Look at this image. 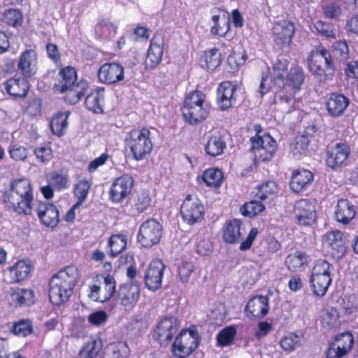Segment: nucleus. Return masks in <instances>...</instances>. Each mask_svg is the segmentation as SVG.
<instances>
[{"label":"nucleus","instance_id":"24","mask_svg":"<svg viewBox=\"0 0 358 358\" xmlns=\"http://www.w3.org/2000/svg\"><path fill=\"white\" fill-rule=\"evenodd\" d=\"M29 80L20 75H15L3 83L4 90L13 99H24L27 96L30 90Z\"/></svg>","mask_w":358,"mask_h":358},{"label":"nucleus","instance_id":"50","mask_svg":"<svg viewBox=\"0 0 358 358\" xmlns=\"http://www.w3.org/2000/svg\"><path fill=\"white\" fill-rule=\"evenodd\" d=\"M36 161L41 164H45L50 161L53 157L52 150L50 143H41L34 150Z\"/></svg>","mask_w":358,"mask_h":358},{"label":"nucleus","instance_id":"37","mask_svg":"<svg viewBox=\"0 0 358 358\" xmlns=\"http://www.w3.org/2000/svg\"><path fill=\"white\" fill-rule=\"evenodd\" d=\"M104 92V87H97L92 90L85 98V104L86 108L94 113H103L105 98Z\"/></svg>","mask_w":358,"mask_h":358},{"label":"nucleus","instance_id":"14","mask_svg":"<svg viewBox=\"0 0 358 358\" xmlns=\"http://www.w3.org/2000/svg\"><path fill=\"white\" fill-rule=\"evenodd\" d=\"M180 323L174 316H164L156 324L152 331V338L161 346L167 347L176 334Z\"/></svg>","mask_w":358,"mask_h":358},{"label":"nucleus","instance_id":"42","mask_svg":"<svg viewBox=\"0 0 358 358\" xmlns=\"http://www.w3.org/2000/svg\"><path fill=\"white\" fill-rule=\"evenodd\" d=\"M320 324L322 327L327 331L339 327L341 322L338 310L334 307H329L322 310L320 315Z\"/></svg>","mask_w":358,"mask_h":358},{"label":"nucleus","instance_id":"5","mask_svg":"<svg viewBox=\"0 0 358 358\" xmlns=\"http://www.w3.org/2000/svg\"><path fill=\"white\" fill-rule=\"evenodd\" d=\"M310 72L321 81L332 80L336 66L331 52L322 45L315 46L307 56Z\"/></svg>","mask_w":358,"mask_h":358},{"label":"nucleus","instance_id":"59","mask_svg":"<svg viewBox=\"0 0 358 358\" xmlns=\"http://www.w3.org/2000/svg\"><path fill=\"white\" fill-rule=\"evenodd\" d=\"M323 15L325 18L336 20L342 15L341 6L336 2H329L322 6Z\"/></svg>","mask_w":358,"mask_h":358},{"label":"nucleus","instance_id":"26","mask_svg":"<svg viewBox=\"0 0 358 358\" xmlns=\"http://www.w3.org/2000/svg\"><path fill=\"white\" fill-rule=\"evenodd\" d=\"M294 215L299 225L310 226L316 220L315 206L308 199H300L294 203Z\"/></svg>","mask_w":358,"mask_h":358},{"label":"nucleus","instance_id":"2","mask_svg":"<svg viewBox=\"0 0 358 358\" xmlns=\"http://www.w3.org/2000/svg\"><path fill=\"white\" fill-rule=\"evenodd\" d=\"M3 202L6 208L19 215H34V208L38 202L30 180L26 178L10 180L3 192Z\"/></svg>","mask_w":358,"mask_h":358},{"label":"nucleus","instance_id":"17","mask_svg":"<svg viewBox=\"0 0 358 358\" xmlns=\"http://www.w3.org/2000/svg\"><path fill=\"white\" fill-rule=\"evenodd\" d=\"M141 290V284L138 281L121 284L117 290V301L125 308L131 310L137 303Z\"/></svg>","mask_w":358,"mask_h":358},{"label":"nucleus","instance_id":"20","mask_svg":"<svg viewBox=\"0 0 358 358\" xmlns=\"http://www.w3.org/2000/svg\"><path fill=\"white\" fill-rule=\"evenodd\" d=\"M34 214H36L41 224L46 227L55 228L59 223V212L52 203L38 201L34 208Z\"/></svg>","mask_w":358,"mask_h":358},{"label":"nucleus","instance_id":"9","mask_svg":"<svg viewBox=\"0 0 358 358\" xmlns=\"http://www.w3.org/2000/svg\"><path fill=\"white\" fill-rule=\"evenodd\" d=\"M332 265L327 260L317 259L312 269L310 283L314 296L323 297L332 282L331 270Z\"/></svg>","mask_w":358,"mask_h":358},{"label":"nucleus","instance_id":"32","mask_svg":"<svg viewBox=\"0 0 358 358\" xmlns=\"http://www.w3.org/2000/svg\"><path fill=\"white\" fill-rule=\"evenodd\" d=\"M350 103V99L343 94L332 92L326 102L327 112L331 117H338L344 114Z\"/></svg>","mask_w":358,"mask_h":358},{"label":"nucleus","instance_id":"43","mask_svg":"<svg viewBox=\"0 0 358 358\" xmlns=\"http://www.w3.org/2000/svg\"><path fill=\"white\" fill-rule=\"evenodd\" d=\"M130 350L125 341H117L108 344L103 350L104 358H127Z\"/></svg>","mask_w":358,"mask_h":358},{"label":"nucleus","instance_id":"58","mask_svg":"<svg viewBox=\"0 0 358 358\" xmlns=\"http://www.w3.org/2000/svg\"><path fill=\"white\" fill-rule=\"evenodd\" d=\"M69 178L67 174H62L57 172H53L50 179L51 185L57 191L67 189L69 187Z\"/></svg>","mask_w":358,"mask_h":358},{"label":"nucleus","instance_id":"31","mask_svg":"<svg viewBox=\"0 0 358 358\" xmlns=\"http://www.w3.org/2000/svg\"><path fill=\"white\" fill-rule=\"evenodd\" d=\"M59 69L57 78L54 83L53 89L55 92L65 90L69 86L78 83V76L76 69L72 66H57Z\"/></svg>","mask_w":358,"mask_h":358},{"label":"nucleus","instance_id":"64","mask_svg":"<svg viewBox=\"0 0 358 358\" xmlns=\"http://www.w3.org/2000/svg\"><path fill=\"white\" fill-rule=\"evenodd\" d=\"M247 56L234 52L227 57V64L233 71L238 70L245 62Z\"/></svg>","mask_w":358,"mask_h":358},{"label":"nucleus","instance_id":"47","mask_svg":"<svg viewBox=\"0 0 358 358\" xmlns=\"http://www.w3.org/2000/svg\"><path fill=\"white\" fill-rule=\"evenodd\" d=\"M10 331L18 337H27L34 332L32 321L28 318L20 319L13 324Z\"/></svg>","mask_w":358,"mask_h":358},{"label":"nucleus","instance_id":"28","mask_svg":"<svg viewBox=\"0 0 358 358\" xmlns=\"http://www.w3.org/2000/svg\"><path fill=\"white\" fill-rule=\"evenodd\" d=\"M269 310V299L267 296L257 295L250 299L245 308V316L252 320L264 317Z\"/></svg>","mask_w":358,"mask_h":358},{"label":"nucleus","instance_id":"52","mask_svg":"<svg viewBox=\"0 0 358 358\" xmlns=\"http://www.w3.org/2000/svg\"><path fill=\"white\" fill-rule=\"evenodd\" d=\"M117 26L108 18H101L96 23L95 31L102 36H110L112 34H115Z\"/></svg>","mask_w":358,"mask_h":358},{"label":"nucleus","instance_id":"39","mask_svg":"<svg viewBox=\"0 0 358 358\" xmlns=\"http://www.w3.org/2000/svg\"><path fill=\"white\" fill-rule=\"evenodd\" d=\"M31 268L32 266L25 260H18L13 266L7 268L10 282L11 283H17L24 280L30 274Z\"/></svg>","mask_w":358,"mask_h":358},{"label":"nucleus","instance_id":"21","mask_svg":"<svg viewBox=\"0 0 358 358\" xmlns=\"http://www.w3.org/2000/svg\"><path fill=\"white\" fill-rule=\"evenodd\" d=\"M295 26L288 20L277 22L273 27V38L279 49L289 47L295 34Z\"/></svg>","mask_w":358,"mask_h":358},{"label":"nucleus","instance_id":"19","mask_svg":"<svg viewBox=\"0 0 358 358\" xmlns=\"http://www.w3.org/2000/svg\"><path fill=\"white\" fill-rule=\"evenodd\" d=\"M355 343L353 334L346 331L338 334L334 342L329 344L326 351V358H343L352 350Z\"/></svg>","mask_w":358,"mask_h":358},{"label":"nucleus","instance_id":"49","mask_svg":"<svg viewBox=\"0 0 358 358\" xmlns=\"http://www.w3.org/2000/svg\"><path fill=\"white\" fill-rule=\"evenodd\" d=\"M265 210V206L262 203V201L252 200L245 202L240 208V211L244 217H255Z\"/></svg>","mask_w":358,"mask_h":358},{"label":"nucleus","instance_id":"6","mask_svg":"<svg viewBox=\"0 0 358 358\" xmlns=\"http://www.w3.org/2000/svg\"><path fill=\"white\" fill-rule=\"evenodd\" d=\"M125 142L132 154L133 159L136 161L145 159L153 148L152 134L146 127L131 129L127 133Z\"/></svg>","mask_w":358,"mask_h":358},{"label":"nucleus","instance_id":"62","mask_svg":"<svg viewBox=\"0 0 358 358\" xmlns=\"http://www.w3.org/2000/svg\"><path fill=\"white\" fill-rule=\"evenodd\" d=\"M48 57L57 66H61V54L57 45L52 43H48L45 46Z\"/></svg>","mask_w":358,"mask_h":358},{"label":"nucleus","instance_id":"18","mask_svg":"<svg viewBox=\"0 0 358 358\" xmlns=\"http://www.w3.org/2000/svg\"><path fill=\"white\" fill-rule=\"evenodd\" d=\"M134 179L127 174H122L112 183L108 194L112 203H120L129 196L134 187Z\"/></svg>","mask_w":358,"mask_h":358},{"label":"nucleus","instance_id":"33","mask_svg":"<svg viewBox=\"0 0 358 358\" xmlns=\"http://www.w3.org/2000/svg\"><path fill=\"white\" fill-rule=\"evenodd\" d=\"M89 89V83L87 80L80 79L78 83L69 86L65 90H59L57 92L63 94L64 101L69 105L78 103L86 94Z\"/></svg>","mask_w":358,"mask_h":358},{"label":"nucleus","instance_id":"4","mask_svg":"<svg viewBox=\"0 0 358 358\" xmlns=\"http://www.w3.org/2000/svg\"><path fill=\"white\" fill-rule=\"evenodd\" d=\"M180 110L187 124L196 126L208 118L210 107L206 101V94L201 90H194L185 96Z\"/></svg>","mask_w":358,"mask_h":358},{"label":"nucleus","instance_id":"38","mask_svg":"<svg viewBox=\"0 0 358 358\" xmlns=\"http://www.w3.org/2000/svg\"><path fill=\"white\" fill-rule=\"evenodd\" d=\"M278 186L273 180H268L259 185L254 190V198L266 203L274 200L278 193Z\"/></svg>","mask_w":358,"mask_h":358},{"label":"nucleus","instance_id":"7","mask_svg":"<svg viewBox=\"0 0 358 358\" xmlns=\"http://www.w3.org/2000/svg\"><path fill=\"white\" fill-rule=\"evenodd\" d=\"M201 336L194 325L182 329L176 336L171 348L175 358H187L198 348Z\"/></svg>","mask_w":358,"mask_h":358},{"label":"nucleus","instance_id":"10","mask_svg":"<svg viewBox=\"0 0 358 358\" xmlns=\"http://www.w3.org/2000/svg\"><path fill=\"white\" fill-rule=\"evenodd\" d=\"M257 127H259L258 129H256L257 133L250 138V150L257 162L270 161L277 151V143L269 134L260 136L259 133L261 131V126L259 125Z\"/></svg>","mask_w":358,"mask_h":358},{"label":"nucleus","instance_id":"23","mask_svg":"<svg viewBox=\"0 0 358 358\" xmlns=\"http://www.w3.org/2000/svg\"><path fill=\"white\" fill-rule=\"evenodd\" d=\"M165 265L159 259H152L145 271V286L151 291H156L162 287Z\"/></svg>","mask_w":358,"mask_h":358},{"label":"nucleus","instance_id":"11","mask_svg":"<svg viewBox=\"0 0 358 358\" xmlns=\"http://www.w3.org/2000/svg\"><path fill=\"white\" fill-rule=\"evenodd\" d=\"M180 213L184 222L194 225L204 219L205 206L196 195L187 194L182 203Z\"/></svg>","mask_w":358,"mask_h":358},{"label":"nucleus","instance_id":"29","mask_svg":"<svg viewBox=\"0 0 358 358\" xmlns=\"http://www.w3.org/2000/svg\"><path fill=\"white\" fill-rule=\"evenodd\" d=\"M8 300L10 306L15 308L29 307L35 303L34 292L29 288L11 287L9 290Z\"/></svg>","mask_w":358,"mask_h":358},{"label":"nucleus","instance_id":"36","mask_svg":"<svg viewBox=\"0 0 358 358\" xmlns=\"http://www.w3.org/2000/svg\"><path fill=\"white\" fill-rule=\"evenodd\" d=\"M164 55V41L153 37L150 43L145 64L150 68H155L162 61Z\"/></svg>","mask_w":358,"mask_h":358},{"label":"nucleus","instance_id":"1","mask_svg":"<svg viewBox=\"0 0 358 358\" xmlns=\"http://www.w3.org/2000/svg\"><path fill=\"white\" fill-rule=\"evenodd\" d=\"M305 71L299 65L289 69L286 59H278L272 66L271 82L275 89L273 103L277 110L291 113L296 110V95L305 84Z\"/></svg>","mask_w":358,"mask_h":358},{"label":"nucleus","instance_id":"12","mask_svg":"<svg viewBox=\"0 0 358 358\" xmlns=\"http://www.w3.org/2000/svg\"><path fill=\"white\" fill-rule=\"evenodd\" d=\"M322 248L327 256L336 261L341 260L347 252L345 235L339 230L327 232L322 236Z\"/></svg>","mask_w":358,"mask_h":358},{"label":"nucleus","instance_id":"53","mask_svg":"<svg viewBox=\"0 0 358 358\" xmlns=\"http://www.w3.org/2000/svg\"><path fill=\"white\" fill-rule=\"evenodd\" d=\"M91 187L90 182L87 180H79L74 186L73 194L77 199L76 203L83 204L87 197L90 189Z\"/></svg>","mask_w":358,"mask_h":358},{"label":"nucleus","instance_id":"15","mask_svg":"<svg viewBox=\"0 0 358 358\" xmlns=\"http://www.w3.org/2000/svg\"><path fill=\"white\" fill-rule=\"evenodd\" d=\"M162 236V224L155 219H148L140 227L138 241L143 248H150L159 243Z\"/></svg>","mask_w":358,"mask_h":358},{"label":"nucleus","instance_id":"54","mask_svg":"<svg viewBox=\"0 0 358 358\" xmlns=\"http://www.w3.org/2000/svg\"><path fill=\"white\" fill-rule=\"evenodd\" d=\"M314 27L320 36L327 38L336 39V31L332 23L317 20L314 23Z\"/></svg>","mask_w":358,"mask_h":358},{"label":"nucleus","instance_id":"46","mask_svg":"<svg viewBox=\"0 0 358 358\" xmlns=\"http://www.w3.org/2000/svg\"><path fill=\"white\" fill-rule=\"evenodd\" d=\"M308 263V257L306 252L296 251L289 254L285 259V265L288 270L297 272L304 268Z\"/></svg>","mask_w":358,"mask_h":358},{"label":"nucleus","instance_id":"60","mask_svg":"<svg viewBox=\"0 0 358 358\" xmlns=\"http://www.w3.org/2000/svg\"><path fill=\"white\" fill-rule=\"evenodd\" d=\"M99 347L95 340L87 342L80 352V358H95L99 352Z\"/></svg>","mask_w":358,"mask_h":358},{"label":"nucleus","instance_id":"63","mask_svg":"<svg viewBox=\"0 0 358 358\" xmlns=\"http://www.w3.org/2000/svg\"><path fill=\"white\" fill-rule=\"evenodd\" d=\"M194 266L192 262H184L178 266V275L181 281L186 282L194 271Z\"/></svg>","mask_w":358,"mask_h":358},{"label":"nucleus","instance_id":"35","mask_svg":"<svg viewBox=\"0 0 358 358\" xmlns=\"http://www.w3.org/2000/svg\"><path fill=\"white\" fill-rule=\"evenodd\" d=\"M222 54L218 48H208L203 51L199 59V64L202 69L213 71L222 64Z\"/></svg>","mask_w":358,"mask_h":358},{"label":"nucleus","instance_id":"30","mask_svg":"<svg viewBox=\"0 0 358 358\" xmlns=\"http://www.w3.org/2000/svg\"><path fill=\"white\" fill-rule=\"evenodd\" d=\"M314 180V174L309 170L298 169L294 170L289 181L292 192L301 194L310 187Z\"/></svg>","mask_w":358,"mask_h":358},{"label":"nucleus","instance_id":"22","mask_svg":"<svg viewBox=\"0 0 358 358\" xmlns=\"http://www.w3.org/2000/svg\"><path fill=\"white\" fill-rule=\"evenodd\" d=\"M237 86L231 81L220 83L217 88V104L224 111L233 108L237 103Z\"/></svg>","mask_w":358,"mask_h":358},{"label":"nucleus","instance_id":"16","mask_svg":"<svg viewBox=\"0 0 358 358\" xmlns=\"http://www.w3.org/2000/svg\"><path fill=\"white\" fill-rule=\"evenodd\" d=\"M17 71L19 75L32 79L38 71V55L34 48L22 51L17 59Z\"/></svg>","mask_w":358,"mask_h":358},{"label":"nucleus","instance_id":"55","mask_svg":"<svg viewBox=\"0 0 358 358\" xmlns=\"http://www.w3.org/2000/svg\"><path fill=\"white\" fill-rule=\"evenodd\" d=\"M308 144V139L306 136H298L291 143L290 152L294 156L301 157L306 153Z\"/></svg>","mask_w":358,"mask_h":358},{"label":"nucleus","instance_id":"57","mask_svg":"<svg viewBox=\"0 0 358 358\" xmlns=\"http://www.w3.org/2000/svg\"><path fill=\"white\" fill-rule=\"evenodd\" d=\"M220 16L219 15H214L212 16V21L213 25L210 28V33L213 36L219 37H224L227 33L229 31L231 25L229 21H224L222 24L220 23Z\"/></svg>","mask_w":358,"mask_h":358},{"label":"nucleus","instance_id":"45","mask_svg":"<svg viewBox=\"0 0 358 358\" xmlns=\"http://www.w3.org/2000/svg\"><path fill=\"white\" fill-rule=\"evenodd\" d=\"M127 238L122 234L112 235L107 243L106 250L110 257H115L127 248Z\"/></svg>","mask_w":358,"mask_h":358},{"label":"nucleus","instance_id":"61","mask_svg":"<svg viewBox=\"0 0 358 358\" xmlns=\"http://www.w3.org/2000/svg\"><path fill=\"white\" fill-rule=\"evenodd\" d=\"M8 152L10 158L15 161H24L27 157V149L18 144L10 145Z\"/></svg>","mask_w":358,"mask_h":358},{"label":"nucleus","instance_id":"27","mask_svg":"<svg viewBox=\"0 0 358 358\" xmlns=\"http://www.w3.org/2000/svg\"><path fill=\"white\" fill-rule=\"evenodd\" d=\"M99 80L106 85L115 84L124 79V67L117 62H106L98 71Z\"/></svg>","mask_w":358,"mask_h":358},{"label":"nucleus","instance_id":"13","mask_svg":"<svg viewBox=\"0 0 358 358\" xmlns=\"http://www.w3.org/2000/svg\"><path fill=\"white\" fill-rule=\"evenodd\" d=\"M351 152V145L347 141H339L329 145L326 148V165L333 170L346 166Z\"/></svg>","mask_w":358,"mask_h":358},{"label":"nucleus","instance_id":"41","mask_svg":"<svg viewBox=\"0 0 358 358\" xmlns=\"http://www.w3.org/2000/svg\"><path fill=\"white\" fill-rule=\"evenodd\" d=\"M70 114L69 110L58 111L54 114L50 122V129L54 135L62 137L65 134Z\"/></svg>","mask_w":358,"mask_h":358},{"label":"nucleus","instance_id":"51","mask_svg":"<svg viewBox=\"0 0 358 358\" xmlns=\"http://www.w3.org/2000/svg\"><path fill=\"white\" fill-rule=\"evenodd\" d=\"M280 345L285 351H294L301 345V337L296 333L288 334L282 338Z\"/></svg>","mask_w":358,"mask_h":358},{"label":"nucleus","instance_id":"34","mask_svg":"<svg viewBox=\"0 0 358 358\" xmlns=\"http://www.w3.org/2000/svg\"><path fill=\"white\" fill-rule=\"evenodd\" d=\"M356 215L355 207L348 199L338 200L335 208L334 217L338 222L349 224Z\"/></svg>","mask_w":358,"mask_h":358},{"label":"nucleus","instance_id":"44","mask_svg":"<svg viewBox=\"0 0 358 358\" xmlns=\"http://www.w3.org/2000/svg\"><path fill=\"white\" fill-rule=\"evenodd\" d=\"M201 178L207 187L218 189L223 183L224 173L218 168L211 167L203 171Z\"/></svg>","mask_w":358,"mask_h":358},{"label":"nucleus","instance_id":"8","mask_svg":"<svg viewBox=\"0 0 358 358\" xmlns=\"http://www.w3.org/2000/svg\"><path fill=\"white\" fill-rule=\"evenodd\" d=\"M242 224V221L238 219H231L227 221L222 229V239L229 244L240 243L239 250L241 251H247L251 248L258 235L259 231L257 228L252 227L246 238L242 240L243 235L241 229Z\"/></svg>","mask_w":358,"mask_h":358},{"label":"nucleus","instance_id":"48","mask_svg":"<svg viewBox=\"0 0 358 358\" xmlns=\"http://www.w3.org/2000/svg\"><path fill=\"white\" fill-rule=\"evenodd\" d=\"M2 21L7 25L17 28L22 27L24 16L20 9L10 8L3 11Z\"/></svg>","mask_w":358,"mask_h":358},{"label":"nucleus","instance_id":"56","mask_svg":"<svg viewBox=\"0 0 358 358\" xmlns=\"http://www.w3.org/2000/svg\"><path fill=\"white\" fill-rule=\"evenodd\" d=\"M236 335V329L234 326L226 327L217 335V341L220 346H227L231 343Z\"/></svg>","mask_w":358,"mask_h":358},{"label":"nucleus","instance_id":"25","mask_svg":"<svg viewBox=\"0 0 358 358\" xmlns=\"http://www.w3.org/2000/svg\"><path fill=\"white\" fill-rule=\"evenodd\" d=\"M90 297L94 301L104 303L110 300L116 292V282L113 275H106L101 285H93L90 287Z\"/></svg>","mask_w":358,"mask_h":358},{"label":"nucleus","instance_id":"3","mask_svg":"<svg viewBox=\"0 0 358 358\" xmlns=\"http://www.w3.org/2000/svg\"><path fill=\"white\" fill-rule=\"evenodd\" d=\"M80 276L79 269L73 265L66 266L52 276L48 284V296L53 306H60L70 300Z\"/></svg>","mask_w":358,"mask_h":358},{"label":"nucleus","instance_id":"40","mask_svg":"<svg viewBox=\"0 0 358 358\" xmlns=\"http://www.w3.org/2000/svg\"><path fill=\"white\" fill-rule=\"evenodd\" d=\"M227 148L224 136L220 132L212 134L205 145V151L210 157H217L224 153Z\"/></svg>","mask_w":358,"mask_h":358}]
</instances>
